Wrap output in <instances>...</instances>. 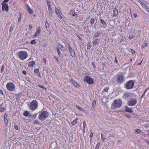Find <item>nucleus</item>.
Masks as SVG:
<instances>
[{"mask_svg": "<svg viewBox=\"0 0 149 149\" xmlns=\"http://www.w3.org/2000/svg\"><path fill=\"white\" fill-rule=\"evenodd\" d=\"M109 89V87H106L105 88L104 90V91L105 92H107L108 91V90Z\"/></svg>", "mask_w": 149, "mask_h": 149, "instance_id": "72a5a7b5", "label": "nucleus"}, {"mask_svg": "<svg viewBox=\"0 0 149 149\" xmlns=\"http://www.w3.org/2000/svg\"><path fill=\"white\" fill-rule=\"evenodd\" d=\"M57 51L58 55L59 56H60L61 55V52H60L59 49H57Z\"/></svg>", "mask_w": 149, "mask_h": 149, "instance_id": "a19ab883", "label": "nucleus"}, {"mask_svg": "<svg viewBox=\"0 0 149 149\" xmlns=\"http://www.w3.org/2000/svg\"><path fill=\"white\" fill-rule=\"evenodd\" d=\"M40 26L38 27L37 29L35 32L34 35V37H38L40 35Z\"/></svg>", "mask_w": 149, "mask_h": 149, "instance_id": "ddd939ff", "label": "nucleus"}, {"mask_svg": "<svg viewBox=\"0 0 149 149\" xmlns=\"http://www.w3.org/2000/svg\"><path fill=\"white\" fill-rule=\"evenodd\" d=\"M6 87L8 91H13L15 89V86L13 83L10 82L7 84L6 85Z\"/></svg>", "mask_w": 149, "mask_h": 149, "instance_id": "20e7f679", "label": "nucleus"}, {"mask_svg": "<svg viewBox=\"0 0 149 149\" xmlns=\"http://www.w3.org/2000/svg\"><path fill=\"white\" fill-rule=\"evenodd\" d=\"M149 88H147V89L145 91V92H144V93H145H145H146V92L149 89Z\"/></svg>", "mask_w": 149, "mask_h": 149, "instance_id": "e2e57ef3", "label": "nucleus"}, {"mask_svg": "<svg viewBox=\"0 0 149 149\" xmlns=\"http://www.w3.org/2000/svg\"><path fill=\"white\" fill-rule=\"evenodd\" d=\"M4 65H3L2 66V68L1 69V73H2L4 70Z\"/></svg>", "mask_w": 149, "mask_h": 149, "instance_id": "ea45409f", "label": "nucleus"}, {"mask_svg": "<svg viewBox=\"0 0 149 149\" xmlns=\"http://www.w3.org/2000/svg\"><path fill=\"white\" fill-rule=\"evenodd\" d=\"M49 12V15L50 16H51L52 14V11L50 5H49L47 6Z\"/></svg>", "mask_w": 149, "mask_h": 149, "instance_id": "2eb2a0df", "label": "nucleus"}, {"mask_svg": "<svg viewBox=\"0 0 149 149\" xmlns=\"http://www.w3.org/2000/svg\"><path fill=\"white\" fill-rule=\"evenodd\" d=\"M22 73H23L24 74H25V75L26 74V71H24V70L23 71H22Z\"/></svg>", "mask_w": 149, "mask_h": 149, "instance_id": "8fccbe9b", "label": "nucleus"}, {"mask_svg": "<svg viewBox=\"0 0 149 149\" xmlns=\"http://www.w3.org/2000/svg\"><path fill=\"white\" fill-rule=\"evenodd\" d=\"M146 142L149 144V141L148 140H147Z\"/></svg>", "mask_w": 149, "mask_h": 149, "instance_id": "774afa93", "label": "nucleus"}, {"mask_svg": "<svg viewBox=\"0 0 149 149\" xmlns=\"http://www.w3.org/2000/svg\"><path fill=\"white\" fill-rule=\"evenodd\" d=\"M102 139L103 142H104V140L105 139L103 137L102 138Z\"/></svg>", "mask_w": 149, "mask_h": 149, "instance_id": "69168bd1", "label": "nucleus"}, {"mask_svg": "<svg viewBox=\"0 0 149 149\" xmlns=\"http://www.w3.org/2000/svg\"><path fill=\"white\" fill-rule=\"evenodd\" d=\"M34 124H39V122L37 120H35L34 121Z\"/></svg>", "mask_w": 149, "mask_h": 149, "instance_id": "2f4dec72", "label": "nucleus"}, {"mask_svg": "<svg viewBox=\"0 0 149 149\" xmlns=\"http://www.w3.org/2000/svg\"><path fill=\"white\" fill-rule=\"evenodd\" d=\"M72 82L73 85L76 87H79V85L77 82L74 81H72Z\"/></svg>", "mask_w": 149, "mask_h": 149, "instance_id": "a211bd4d", "label": "nucleus"}, {"mask_svg": "<svg viewBox=\"0 0 149 149\" xmlns=\"http://www.w3.org/2000/svg\"><path fill=\"white\" fill-rule=\"evenodd\" d=\"M55 58L56 60V61L57 62H58L59 61H58V58L56 57H55Z\"/></svg>", "mask_w": 149, "mask_h": 149, "instance_id": "5fc2aeb1", "label": "nucleus"}, {"mask_svg": "<svg viewBox=\"0 0 149 149\" xmlns=\"http://www.w3.org/2000/svg\"><path fill=\"white\" fill-rule=\"evenodd\" d=\"M100 144L99 143H97L95 147V149H98L99 147L100 146Z\"/></svg>", "mask_w": 149, "mask_h": 149, "instance_id": "c756f323", "label": "nucleus"}, {"mask_svg": "<svg viewBox=\"0 0 149 149\" xmlns=\"http://www.w3.org/2000/svg\"><path fill=\"white\" fill-rule=\"evenodd\" d=\"M35 65V62L33 61H31L29 62L28 64V66L31 67Z\"/></svg>", "mask_w": 149, "mask_h": 149, "instance_id": "f3484780", "label": "nucleus"}, {"mask_svg": "<svg viewBox=\"0 0 149 149\" xmlns=\"http://www.w3.org/2000/svg\"><path fill=\"white\" fill-rule=\"evenodd\" d=\"M32 28V27L31 26L29 25V29L30 30H31Z\"/></svg>", "mask_w": 149, "mask_h": 149, "instance_id": "a18cd8bd", "label": "nucleus"}, {"mask_svg": "<svg viewBox=\"0 0 149 149\" xmlns=\"http://www.w3.org/2000/svg\"><path fill=\"white\" fill-rule=\"evenodd\" d=\"M43 61L45 63H46V59H45L44 58H43Z\"/></svg>", "mask_w": 149, "mask_h": 149, "instance_id": "bf43d9fd", "label": "nucleus"}, {"mask_svg": "<svg viewBox=\"0 0 149 149\" xmlns=\"http://www.w3.org/2000/svg\"><path fill=\"white\" fill-rule=\"evenodd\" d=\"M147 45V43L146 42L144 43V46H143V47H144L146 46Z\"/></svg>", "mask_w": 149, "mask_h": 149, "instance_id": "3c124183", "label": "nucleus"}, {"mask_svg": "<svg viewBox=\"0 0 149 149\" xmlns=\"http://www.w3.org/2000/svg\"><path fill=\"white\" fill-rule=\"evenodd\" d=\"M84 80L87 83L89 84H92L94 83L93 79L88 76L85 77L84 78Z\"/></svg>", "mask_w": 149, "mask_h": 149, "instance_id": "6e6552de", "label": "nucleus"}, {"mask_svg": "<svg viewBox=\"0 0 149 149\" xmlns=\"http://www.w3.org/2000/svg\"><path fill=\"white\" fill-rule=\"evenodd\" d=\"M134 17H137V14L136 13H134Z\"/></svg>", "mask_w": 149, "mask_h": 149, "instance_id": "4d7b16f0", "label": "nucleus"}, {"mask_svg": "<svg viewBox=\"0 0 149 149\" xmlns=\"http://www.w3.org/2000/svg\"><path fill=\"white\" fill-rule=\"evenodd\" d=\"M76 107L77 109H78L79 110L82 111H84V109H83L81 108V107H80L78 106H76Z\"/></svg>", "mask_w": 149, "mask_h": 149, "instance_id": "393cba45", "label": "nucleus"}, {"mask_svg": "<svg viewBox=\"0 0 149 149\" xmlns=\"http://www.w3.org/2000/svg\"><path fill=\"white\" fill-rule=\"evenodd\" d=\"M34 72L37 74H38L39 73L38 69H35Z\"/></svg>", "mask_w": 149, "mask_h": 149, "instance_id": "7c9ffc66", "label": "nucleus"}, {"mask_svg": "<svg viewBox=\"0 0 149 149\" xmlns=\"http://www.w3.org/2000/svg\"><path fill=\"white\" fill-rule=\"evenodd\" d=\"M14 128L15 129L17 130H18V127L16 125L15 126Z\"/></svg>", "mask_w": 149, "mask_h": 149, "instance_id": "de8ad7c7", "label": "nucleus"}, {"mask_svg": "<svg viewBox=\"0 0 149 149\" xmlns=\"http://www.w3.org/2000/svg\"><path fill=\"white\" fill-rule=\"evenodd\" d=\"M133 38V35L130 36L129 38L130 39H132Z\"/></svg>", "mask_w": 149, "mask_h": 149, "instance_id": "49530a36", "label": "nucleus"}, {"mask_svg": "<svg viewBox=\"0 0 149 149\" xmlns=\"http://www.w3.org/2000/svg\"><path fill=\"white\" fill-rule=\"evenodd\" d=\"M139 2L140 3V4H141L142 7L144 9L146 10V11L148 12H149V9L147 6L144 3H143V2H142L141 1H140Z\"/></svg>", "mask_w": 149, "mask_h": 149, "instance_id": "9b49d317", "label": "nucleus"}, {"mask_svg": "<svg viewBox=\"0 0 149 149\" xmlns=\"http://www.w3.org/2000/svg\"><path fill=\"white\" fill-rule=\"evenodd\" d=\"M93 136V134L91 132L90 137L91 138H92Z\"/></svg>", "mask_w": 149, "mask_h": 149, "instance_id": "09e8293b", "label": "nucleus"}, {"mask_svg": "<svg viewBox=\"0 0 149 149\" xmlns=\"http://www.w3.org/2000/svg\"><path fill=\"white\" fill-rule=\"evenodd\" d=\"M13 27H12L11 26L10 27V30H9L10 32H11L13 31Z\"/></svg>", "mask_w": 149, "mask_h": 149, "instance_id": "37998d69", "label": "nucleus"}, {"mask_svg": "<svg viewBox=\"0 0 149 149\" xmlns=\"http://www.w3.org/2000/svg\"><path fill=\"white\" fill-rule=\"evenodd\" d=\"M0 93L2 94L3 95V91L2 90H0Z\"/></svg>", "mask_w": 149, "mask_h": 149, "instance_id": "052dcab7", "label": "nucleus"}, {"mask_svg": "<svg viewBox=\"0 0 149 149\" xmlns=\"http://www.w3.org/2000/svg\"><path fill=\"white\" fill-rule=\"evenodd\" d=\"M55 13L57 16L60 19H62L63 17L61 16L59 10L56 7L55 8Z\"/></svg>", "mask_w": 149, "mask_h": 149, "instance_id": "f8f14e48", "label": "nucleus"}, {"mask_svg": "<svg viewBox=\"0 0 149 149\" xmlns=\"http://www.w3.org/2000/svg\"><path fill=\"white\" fill-rule=\"evenodd\" d=\"M115 62H116V63H117V59H116V57H115Z\"/></svg>", "mask_w": 149, "mask_h": 149, "instance_id": "680f3d73", "label": "nucleus"}, {"mask_svg": "<svg viewBox=\"0 0 149 149\" xmlns=\"http://www.w3.org/2000/svg\"><path fill=\"white\" fill-rule=\"evenodd\" d=\"M5 110L4 108H0V112H2L3 111Z\"/></svg>", "mask_w": 149, "mask_h": 149, "instance_id": "58836bf2", "label": "nucleus"}, {"mask_svg": "<svg viewBox=\"0 0 149 149\" xmlns=\"http://www.w3.org/2000/svg\"><path fill=\"white\" fill-rule=\"evenodd\" d=\"M78 37L80 40H82V39L79 36H78Z\"/></svg>", "mask_w": 149, "mask_h": 149, "instance_id": "0e129e2a", "label": "nucleus"}, {"mask_svg": "<svg viewBox=\"0 0 149 149\" xmlns=\"http://www.w3.org/2000/svg\"><path fill=\"white\" fill-rule=\"evenodd\" d=\"M29 114L28 112L27 111H25L24 112L23 115L25 116H27Z\"/></svg>", "mask_w": 149, "mask_h": 149, "instance_id": "5701e85b", "label": "nucleus"}, {"mask_svg": "<svg viewBox=\"0 0 149 149\" xmlns=\"http://www.w3.org/2000/svg\"><path fill=\"white\" fill-rule=\"evenodd\" d=\"M48 116V113L46 111L42 112L39 115V119L41 121H44Z\"/></svg>", "mask_w": 149, "mask_h": 149, "instance_id": "7ed1b4c3", "label": "nucleus"}, {"mask_svg": "<svg viewBox=\"0 0 149 149\" xmlns=\"http://www.w3.org/2000/svg\"><path fill=\"white\" fill-rule=\"evenodd\" d=\"M122 104L121 100H115L112 104V106L113 109H116L120 107Z\"/></svg>", "mask_w": 149, "mask_h": 149, "instance_id": "f03ea898", "label": "nucleus"}, {"mask_svg": "<svg viewBox=\"0 0 149 149\" xmlns=\"http://www.w3.org/2000/svg\"><path fill=\"white\" fill-rule=\"evenodd\" d=\"M2 9L3 10H5L6 11H8V6L6 3H2Z\"/></svg>", "mask_w": 149, "mask_h": 149, "instance_id": "9d476101", "label": "nucleus"}, {"mask_svg": "<svg viewBox=\"0 0 149 149\" xmlns=\"http://www.w3.org/2000/svg\"><path fill=\"white\" fill-rule=\"evenodd\" d=\"M98 41V40L96 39V40H95L93 42V44L94 45H96L97 44Z\"/></svg>", "mask_w": 149, "mask_h": 149, "instance_id": "b1692460", "label": "nucleus"}, {"mask_svg": "<svg viewBox=\"0 0 149 149\" xmlns=\"http://www.w3.org/2000/svg\"><path fill=\"white\" fill-rule=\"evenodd\" d=\"M45 25L47 28H48L49 27V23L47 21L46 22Z\"/></svg>", "mask_w": 149, "mask_h": 149, "instance_id": "bb28decb", "label": "nucleus"}, {"mask_svg": "<svg viewBox=\"0 0 149 149\" xmlns=\"http://www.w3.org/2000/svg\"><path fill=\"white\" fill-rule=\"evenodd\" d=\"M96 104V101L95 100H93L92 102V106L93 108L95 107V106Z\"/></svg>", "mask_w": 149, "mask_h": 149, "instance_id": "a878e982", "label": "nucleus"}, {"mask_svg": "<svg viewBox=\"0 0 149 149\" xmlns=\"http://www.w3.org/2000/svg\"><path fill=\"white\" fill-rule=\"evenodd\" d=\"M137 103V100L134 99H132L128 101L127 104L129 106H133L135 105Z\"/></svg>", "mask_w": 149, "mask_h": 149, "instance_id": "0eeeda50", "label": "nucleus"}, {"mask_svg": "<svg viewBox=\"0 0 149 149\" xmlns=\"http://www.w3.org/2000/svg\"><path fill=\"white\" fill-rule=\"evenodd\" d=\"M58 48L62 51H64L65 50L63 47L62 45L59 44L58 45Z\"/></svg>", "mask_w": 149, "mask_h": 149, "instance_id": "412c9836", "label": "nucleus"}, {"mask_svg": "<svg viewBox=\"0 0 149 149\" xmlns=\"http://www.w3.org/2000/svg\"><path fill=\"white\" fill-rule=\"evenodd\" d=\"M38 86L39 87H40V88H43V89H45V90H46V88H45V87H44V86H43L41 85H38Z\"/></svg>", "mask_w": 149, "mask_h": 149, "instance_id": "f704fd0d", "label": "nucleus"}, {"mask_svg": "<svg viewBox=\"0 0 149 149\" xmlns=\"http://www.w3.org/2000/svg\"><path fill=\"white\" fill-rule=\"evenodd\" d=\"M47 6H49V5H50V2L49 1L47 2Z\"/></svg>", "mask_w": 149, "mask_h": 149, "instance_id": "13d9d810", "label": "nucleus"}, {"mask_svg": "<svg viewBox=\"0 0 149 149\" xmlns=\"http://www.w3.org/2000/svg\"><path fill=\"white\" fill-rule=\"evenodd\" d=\"M135 132H136L139 133H140L141 132V131L140 129H136L135 130Z\"/></svg>", "mask_w": 149, "mask_h": 149, "instance_id": "c85d7f7f", "label": "nucleus"}, {"mask_svg": "<svg viewBox=\"0 0 149 149\" xmlns=\"http://www.w3.org/2000/svg\"><path fill=\"white\" fill-rule=\"evenodd\" d=\"M134 84V82L132 81H128L126 84V88L127 89H130L133 87Z\"/></svg>", "mask_w": 149, "mask_h": 149, "instance_id": "423d86ee", "label": "nucleus"}, {"mask_svg": "<svg viewBox=\"0 0 149 149\" xmlns=\"http://www.w3.org/2000/svg\"><path fill=\"white\" fill-rule=\"evenodd\" d=\"M69 51L70 52L71 56L72 57L74 56L75 55L74 51L71 48L70 45H69Z\"/></svg>", "mask_w": 149, "mask_h": 149, "instance_id": "4468645a", "label": "nucleus"}, {"mask_svg": "<svg viewBox=\"0 0 149 149\" xmlns=\"http://www.w3.org/2000/svg\"><path fill=\"white\" fill-rule=\"evenodd\" d=\"M27 10L28 11V12L31 14H32L33 13V11L31 9L30 7L28 5L27 6Z\"/></svg>", "mask_w": 149, "mask_h": 149, "instance_id": "dca6fc26", "label": "nucleus"}, {"mask_svg": "<svg viewBox=\"0 0 149 149\" xmlns=\"http://www.w3.org/2000/svg\"><path fill=\"white\" fill-rule=\"evenodd\" d=\"M91 43L90 42H88L87 44V49H89L91 48Z\"/></svg>", "mask_w": 149, "mask_h": 149, "instance_id": "cd10ccee", "label": "nucleus"}, {"mask_svg": "<svg viewBox=\"0 0 149 149\" xmlns=\"http://www.w3.org/2000/svg\"><path fill=\"white\" fill-rule=\"evenodd\" d=\"M117 79L118 83H121L124 81V77L123 75H118L117 77Z\"/></svg>", "mask_w": 149, "mask_h": 149, "instance_id": "1a4fd4ad", "label": "nucleus"}, {"mask_svg": "<svg viewBox=\"0 0 149 149\" xmlns=\"http://www.w3.org/2000/svg\"><path fill=\"white\" fill-rule=\"evenodd\" d=\"M126 108V111L128 112H130L132 113L133 111V110L131 108H128L127 106L125 107Z\"/></svg>", "mask_w": 149, "mask_h": 149, "instance_id": "aec40b11", "label": "nucleus"}, {"mask_svg": "<svg viewBox=\"0 0 149 149\" xmlns=\"http://www.w3.org/2000/svg\"><path fill=\"white\" fill-rule=\"evenodd\" d=\"M8 0H4L2 3H6V2H8Z\"/></svg>", "mask_w": 149, "mask_h": 149, "instance_id": "c03bdc74", "label": "nucleus"}, {"mask_svg": "<svg viewBox=\"0 0 149 149\" xmlns=\"http://www.w3.org/2000/svg\"><path fill=\"white\" fill-rule=\"evenodd\" d=\"M125 116H126L128 118H130L131 117V116H130V115H125Z\"/></svg>", "mask_w": 149, "mask_h": 149, "instance_id": "603ef678", "label": "nucleus"}, {"mask_svg": "<svg viewBox=\"0 0 149 149\" xmlns=\"http://www.w3.org/2000/svg\"><path fill=\"white\" fill-rule=\"evenodd\" d=\"M83 125L84 126L83 127V130H85V126L86 125V123L85 121H83Z\"/></svg>", "mask_w": 149, "mask_h": 149, "instance_id": "473e14b6", "label": "nucleus"}, {"mask_svg": "<svg viewBox=\"0 0 149 149\" xmlns=\"http://www.w3.org/2000/svg\"><path fill=\"white\" fill-rule=\"evenodd\" d=\"M37 107L38 103L36 100H33L31 102L30 107L31 109L34 110L37 108Z\"/></svg>", "mask_w": 149, "mask_h": 149, "instance_id": "39448f33", "label": "nucleus"}, {"mask_svg": "<svg viewBox=\"0 0 149 149\" xmlns=\"http://www.w3.org/2000/svg\"><path fill=\"white\" fill-rule=\"evenodd\" d=\"M78 119V118H77L75 120H74L73 121H72L71 123L72 125H74L76 124L77 123V120Z\"/></svg>", "mask_w": 149, "mask_h": 149, "instance_id": "4be33fe9", "label": "nucleus"}, {"mask_svg": "<svg viewBox=\"0 0 149 149\" xmlns=\"http://www.w3.org/2000/svg\"><path fill=\"white\" fill-rule=\"evenodd\" d=\"M94 19L93 18H92L91 20V23L92 24H93L94 22Z\"/></svg>", "mask_w": 149, "mask_h": 149, "instance_id": "e433bc0d", "label": "nucleus"}, {"mask_svg": "<svg viewBox=\"0 0 149 149\" xmlns=\"http://www.w3.org/2000/svg\"><path fill=\"white\" fill-rule=\"evenodd\" d=\"M17 56L18 58L21 60H24L28 57V54L27 52L24 51H19L18 54Z\"/></svg>", "mask_w": 149, "mask_h": 149, "instance_id": "f257e3e1", "label": "nucleus"}, {"mask_svg": "<svg viewBox=\"0 0 149 149\" xmlns=\"http://www.w3.org/2000/svg\"><path fill=\"white\" fill-rule=\"evenodd\" d=\"M77 15V14L74 13L72 15V16H75Z\"/></svg>", "mask_w": 149, "mask_h": 149, "instance_id": "6e6d98bb", "label": "nucleus"}, {"mask_svg": "<svg viewBox=\"0 0 149 149\" xmlns=\"http://www.w3.org/2000/svg\"><path fill=\"white\" fill-rule=\"evenodd\" d=\"M131 52L133 54H134L135 53V51L132 49H131Z\"/></svg>", "mask_w": 149, "mask_h": 149, "instance_id": "79ce46f5", "label": "nucleus"}, {"mask_svg": "<svg viewBox=\"0 0 149 149\" xmlns=\"http://www.w3.org/2000/svg\"><path fill=\"white\" fill-rule=\"evenodd\" d=\"M100 22L104 25L106 24V23L104 22V20L102 19H100Z\"/></svg>", "mask_w": 149, "mask_h": 149, "instance_id": "c9c22d12", "label": "nucleus"}, {"mask_svg": "<svg viewBox=\"0 0 149 149\" xmlns=\"http://www.w3.org/2000/svg\"><path fill=\"white\" fill-rule=\"evenodd\" d=\"M118 14V10L116 8H115L113 11V15L114 16H116Z\"/></svg>", "mask_w": 149, "mask_h": 149, "instance_id": "6ab92c4d", "label": "nucleus"}, {"mask_svg": "<svg viewBox=\"0 0 149 149\" xmlns=\"http://www.w3.org/2000/svg\"><path fill=\"white\" fill-rule=\"evenodd\" d=\"M30 43L32 44H34L36 43V40H31Z\"/></svg>", "mask_w": 149, "mask_h": 149, "instance_id": "4c0bfd02", "label": "nucleus"}, {"mask_svg": "<svg viewBox=\"0 0 149 149\" xmlns=\"http://www.w3.org/2000/svg\"><path fill=\"white\" fill-rule=\"evenodd\" d=\"M21 15H20V17L18 19V21L19 22H20L21 21Z\"/></svg>", "mask_w": 149, "mask_h": 149, "instance_id": "864d4df0", "label": "nucleus"}, {"mask_svg": "<svg viewBox=\"0 0 149 149\" xmlns=\"http://www.w3.org/2000/svg\"><path fill=\"white\" fill-rule=\"evenodd\" d=\"M6 118H7L6 115V116H5H5H4V119H6L7 120Z\"/></svg>", "mask_w": 149, "mask_h": 149, "instance_id": "338daca9", "label": "nucleus"}]
</instances>
